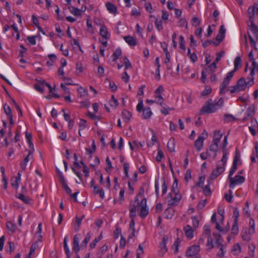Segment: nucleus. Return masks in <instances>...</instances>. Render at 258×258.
I'll use <instances>...</instances> for the list:
<instances>
[{"mask_svg": "<svg viewBox=\"0 0 258 258\" xmlns=\"http://www.w3.org/2000/svg\"><path fill=\"white\" fill-rule=\"evenodd\" d=\"M224 105L223 98H220L218 101L213 102L212 99L207 101L200 110L201 114H210L216 112Z\"/></svg>", "mask_w": 258, "mask_h": 258, "instance_id": "nucleus-1", "label": "nucleus"}, {"mask_svg": "<svg viewBox=\"0 0 258 258\" xmlns=\"http://www.w3.org/2000/svg\"><path fill=\"white\" fill-rule=\"evenodd\" d=\"M247 13L249 17V21L247 22V25L256 39H258V28L254 23V17L258 15V5L255 4L253 7H249L247 10Z\"/></svg>", "mask_w": 258, "mask_h": 258, "instance_id": "nucleus-2", "label": "nucleus"}, {"mask_svg": "<svg viewBox=\"0 0 258 258\" xmlns=\"http://www.w3.org/2000/svg\"><path fill=\"white\" fill-rule=\"evenodd\" d=\"M140 210V216L144 218L148 214V209L147 208V200L144 198L139 203V198L137 197L135 199V204L131 205L130 212H134Z\"/></svg>", "mask_w": 258, "mask_h": 258, "instance_id": "nucleus-3", "label": "nucleus"}, {"mask_svg": "<svg viewBox=\"0 0 258 258\" xmlns=\"http://www.w3.org/2000/svg\"><path fill=\"white\" fill-rule=\"evenodd\" d=\"M247 86H248L247 82L245 81V78L242 77L237 81L235 86L229 87L227 91H229L231 93L238 92L244 90Z\"/></svg>", "mask_w": 258, "mask_h": 258, "instance_id": "nucleus-4", "label": "nucleus"}, {"mask_svg": "<svg viewBox=\"0 0 258 258\" xmlns=\"http://www.w3.org/2000/svg\"><path fill=\"white\" fill-rule=\"evenodd\" d=\"M167 203L170 206H176L178 205L181 199L179 192H170L167 196Z\"/></svg>", "mask_w": 258, "mask_h": 258, "instance_id": "nucleus-5", "label": "nucleus"}, {"mask_svg": "<svg viewBox=\"0 0 258 258\" xmlns=\"http://www.w3.org/2000/svg\"><path fill=\"white\" fill-rule=\"evenodd\" d=\"M258 72V64L254 61H252L251 67L250 68V73L249 76L247 77V84L248 87L252 86L254 84V76L255 72Z\"/></svg>", "mask_w": 258, "mask_h": 258, "instance_id": "nucleus-6", "label": "nucleus"}, {"mask_svg": "<svg viewBox=\"0 0 258 258\" xmlns=\"http://www.w3.org/2000/svg\"><path fill=\"white\" fill-rule=\"evenodd\" d=\"M225 170V167L221 166L220 162H218L217 164V167L216 169H214L211 173L209 179L208 180L210 182V180H214L219 175L222 173Z\"/></svg>", "mask_w": 258, "mask_h": 258, "instance_id": "nucleus-7", "label": "nucleus"}, {"mask_svg": "<svg viewBox=\"0 0 258 258\" xmlns=\"http://www.w3.org/2000/svg\"><path fill=\"white\" fill-rule=\"evenodd\" d=\"M201 250L200 245L195 244L189 247L186 252V256L187 257H191L193 256H196L197 255H200L199 254Z\"/></svg>", "mask_w": 258, "mask_h": 258, "instance_id": "nucleus-8", "label": "nucleus"}, {"mask_svg": "<svg viewBox=\"0 0 258 258\" xmlns=\"http://www.w3.org/2000/svg\"><path fill=\"white\" fill-rule=\"evenodd\" d=\"M230 180L229 187L233 188L234 186L238 184H241L244 182L245 178L243 176L237 175L234 177H229Z\"/></svg>", "mask_w": 258, "mask_h": 258, "instance_id": "nucleus-9", "label": "nucleus"}, {"mask_svg": "<svg viewBox=\"0 0 258 258\" xmlns=\"http://www.w3.org/2000/svg\"><path fill=\"white\" fill-rule=\"evenodd\" d=\"M167 238L166 237H163L162 241L160 243L159 246L160 248L159 251V255L160 256H163L167 251L166 248V241Z\"/></svg>", "mask_w": 258, "mask_h": 258, "instance_id": "nucleus-10", "label": "nucleus"}, {"mask_svg": "<svg viewBox=\"0 0 258 258\" xmlns=\"http://www.w3.org/2000/svg\"><path fill=\"white\" fill-rule=\"evenodd\" d=\"M226 29L224 25H222L219 31V34L216 36V40L218 42L216 44V45H218L220 42H221L225 37V34L226 33Z\"/></svg>", "mask_w": 258, "mask_h": 258, "instance_id": "nucleus-11", "label": "nucleus"}, {"mask_svg": "<svg viewBox=\"0 0 258 258\" xmlns=\"http://www.w3.org/2000/svg\"><path fill=\"white\" fill-rule=\"evenodd\" d=\"M79 234H76L74 236L73 238V249L75 251L76 253H78L80 250L79 247Z\"/></svg>", "mask_w": 258, "mask_h": 258, "instance_id": "nucleus-12", "label": "nucleus"}, {"mask_svg": "<svg viewBox=\"0 0 258 258\" xmlns=\"http://www.w3.org/2000/svg\"><path fill=\"white\" fill-rule=\"evenodd\" d=\"M204 140L205 138L202 136H199L198 139L196 140L195 146L198 151H200L202 149Z\"/></svg>", "mask_w": 258, "mask_h": 258, "instance_id": "nucleus-13", "label": "nucleus"}, {"mask_svg": "<svg viewBox=\"0 0 258 258\" xmlns=\"http://www.w3.org/2000/svg\"><path fill=\"white\" fill-rule=\"evenodd\" d=\"M183 230L186 236L188 239L192 238L194 237V230L190 226L186 225L184 227Z\"/></svg>", "mask_w": 258, "mask_h": 258, "instance_id": "nucleus-14", "label": "nucleus"}, {"mask_svg": "<svg viewBox=\"0 0 258 258\" xmlns=\"http://www.w3.org/2000/svg\"><path fill=\"white\" fill-rule=\"evenodd\" d=\"M222 137L223 134L221 133L220 131H215L212 142L219 144Z\"/></svg>", "mask_w": 258, "mask_h": 258, "instance_id": "nucleus-15", "label": "nucleus"}, {"mask_svg": "<svg viewBox=\"0 0 258 258\" xmlns=\"http://www.w3.org/2000/svg\"><path fill=\"white\" fill-rule=\"evenodd\" d=\"M106 7L107 10L113 14H116L117 13V8L113 4L111 3H107L105 5Z\"/></svg>", "mask_w": 258, "mask_h": 258, "instance_id": "nucleus-16", "label": "nucleus"}, {"mask_svg": "<svg viewBox=\"0 0 258 258\" xmlns=\"http://www.w3.org/2000/svg\"><path fill=\"white\" fill-rule=\"evenodd\" d=\"M142 111V118L144 119L150 118L151 115H152V112L150 107H147L144 108V109Z\"/></svg>", "mask_w": 258, "mask_h": 258, "instance_id": "nucleus-17", "label": "nucleus"}, {"mask_svg": "<svg viewBox=\"0 0 258 258\" xmlns=\"http://www.w3.org/2000/svg\"><path fill=\"white\" fill-rule=\"evenodd\" d=\"M124 39L125 42L130 46H135L137 45V41L136 39L130 36H125Z\"/></svg>", "mask_w": 258, "mask_h": 258, "instance_id": "nucleus-18", "label": "nucleus"}, {"mask_svg": "<svg viewBox=\"0 0 258 258\" xmlns=\"http://www.w3.org/2000/svg\"><path fill=\"white\" fill-rule=\"evenodd\" d=\"M100 34L104 39L107 40L109 38L108 31L106 26H102L101 27L100 29Z\"/></svg>", "mask_w": 258, "mask_h": 258, "instance_id": "nucleus-19", "label": "nucleus"}, {"mask_svg": "<svg viewBox=\"0 0 258 258\" xmlns=\"http://www.w3.org/2000/svg\"><path fill=\"white\" fill-rule=\"evenodd\" d=\"M237 162H238V159L236 158V157H235L234 160H233L232 166L231 168L230 169V172H229V176H228V178L231 177L232 175L235 173V172L237 170Z\"/></svg>", "mask_w": 258, "mask_h": 258, "instance_id": "nucleus-20", "label": "nucleus"}, {"mask_svg": "<svg viewBox=\"0 0 258 258\" xmlns=\"http://www.w3.org/2000/svg\"><path fill=\"white\" fill-rule=\"evenodd\" d=\"M216 62H213L212 64L209 65L207 69L205 70L208 73L213 74L214 73L217 69Z\"/></svg>", "mask_w": 258, "mask_h": 258, "instance_id": "nucleus-21", "label": "nucleus"}, {"mask_svg": "<svg viewBox=\"0 0 258 258\" xmlns=\"http://www.w3.org/2000/svg\"><path fill=\"white\" fill-rule=\"evenodd\" d=\"M230 81L224 79L223 81L221 83L220 87V93L223 94L225 93V89L229 84Z\"/></svg>", "mask_w": 258, "mask_h": 258, "instance_id": "nucleus-22", "label": "nucleus"}, {"mask_svg": "<svg viewBox=\"0 0 258 258\" xmlns=\"http://www.w3.org/2000/svg\"><path fill=\"white\" fill-rule=\"evenodd\" d=\"M32 153L31 151L29 152L28 155L23 159V160L20 163V167L22 170H25L27 163L29 160V156Z\"/></svg>", "mask_w": 258, "mask_h": 258, "instance_id": "nucleus-23", "label": "nucleus"}, {"mask_svg": "<svg viewBox=\"0 0 258 258\" xmlns=\"http://www.w3.org/2000/svg\"><path fill=\"white\" fill-rule=\"evenodd\" d=\"M160 105H161L162 107V109H161V112L164 114L167 115L169 114V110H171L169 107H168L166 104H165L163 101L160 102Z\"/></svg>", "mask_w": 258, "mask_h": 258, "instance_id": "nucleus-24", "label": "nucleus"}, {"mask_svg": "<svg viewBox=\"0 0 258 258\" xmlns=\"http://www.w3.org/2000/svg\"><path fill=\"white\" fill-rule=\"evenodd\" d=\"M130 230L131 231V233L128 237V239H131L135 236V221L134 219H132L130 222Z\"/></svg>", "mask_w": 258, "mask_h": 258, "instance_id": "nucleus-25", "label": "nucleus"}, {"mask_svg": "<svg viewBox=\"0 0 258 258\" xmlns=\"http://www.w3.org/2000/svg\"><path fill=\"white\" fill-rule=\"evenodd\" d=\"M219 144L213 143L210 147V151L214 153L213 158L215 159L217 156V152L218 150Z\"/></svg>", "mask_w": 258, "mask_h": 258, "instance_id": "nucleus-26", "label": "nucleus"}, {"mask_svg": "<svg viewBox=\"0 0 258 258\" xmlns=\"http://www.w3.org/2000/svg\"><path fill=\"white\" fill-rule=\"evenodd\" d=\"M229 154L228 150L223 151V157L220 161L218 162H220L221 166H225V165L227 160V155Z\"/></svg>", "mask_w": 258, "mask_h": 258, "instance_id": "nucleus-27", "label": "nucleus"}, {"mask_svg": "<svg viewBox=\"0 0 258 258\" xmlns=\"http://www.w3.org/2000/svg\"><path fill=\"white\" fill-rule=\"evenodd\" d=\"M122 118L125 122H128L132 116V114L130 112L126 110H124L122 112Z\"/></svg>", "mask_w": 258, "mask_h": 258, "instance_id": "nucleus-28", "label": "nucleus"}, {"mask_svg": "<svg viewBox=\"0 0 258 258\" xmlns=\"http://www.w3.org/2000/svg\"><path fill=\"white\" fill-rule=\"evenodd\" d=\"M167 148L170 152L175 150V141L174 139H170L167 143Z\"/></svg>", "mask_w": 258, "mask_h": 258, "instance_id": "nucleus-29", "label": "nucleus"}, {"mask_svg": "<svg viewBox=\"0 0 258 258\" xmlns=\"http://www.w3.org/2000/svg\"><path fill=\"white\" fill-rule=\"evenodd\" d=\"M122 54L121 50L120 48H117L112 55L113 57V61H116L119 56Z\"/></svg>", "mask_w": 258, "mask_h": 258, "instance_id": "nucleus-30", "label": "nucleus"}, {"mask_svg": "<svg viewBox=\"0 0 258 258\" xmlns=\"http://www.w3.org/2000/svg\"><path fill=\"white\" fill-rule=\"evenodd\" d=\"M17 197L25 204H29L31 201L29 198L25 197L23 194H19Z\"/></svg>", "mask_w": 258, "mask_h": 258, "instance_id": "nucleus-31", "label": "nucleus"}, {"mask_svg": "<svg viewBox=\"0 0 258 258\" xmlns=\"http://www.w3.org/2000/svg\"><path fill=\"white\" fill-rule=\"evenodd\" d=\"M163 50L164 52H165V59L164 60V62L166 64H168L170 60V55L169 54V52L167 50V45H166V47L163 48Z\"/></svg>", "mask_w": 258, "mask_h": 258, "instance_id": "nucleus-32", "label": "nucleus"}, {"mask_svg": "<svg viewBox=\"0 0 258 258\" xmlns=\"http://www.w3.org/2000/svg\"><path fill=\"white\" fill-rule=\"evenodd\" d=\"M249 233L250 234H252L255 232V228H254V220L252 219H250L249 222Z\"/></svg>", "mask_w": 258, "mask_h": 258, "instance_id": "nucleus-33", "label": "nucleus"}, {"mask_svg": "<svg viewBox=\"0 0 258 258\" xmlns=\"http://www.w3.org/2000/svg\"><path fill=\"white\" fill-rule=\"evenodd\" d=\"M165 217L167 219H171L174 215V211L170 209H167L164 212Z\"/></svg>", "mask_w": 258, "mask_h": 258, "instance_id": "nucleus-34", "label": "nucleus"}, {"mask_svg": "<svg viewBox=\"0 0 258 258\" xmlns=\"http://www.w3.org/2000/svg\"><path fill=\"white\" fill-rule=\"evenodd\" d=\"M241 63V59L239 56H237L235 58L234 60V71L235 72L238 70V68L240 66Z\"/></svg>", "mask_w": 258, "mask_h": 258, "instance_id": "nucleus-35", "label": "nucleus"}, {"mask_svg": "<svg viewBox=\"0 0 258 258\" xmlns=\"http://www.w3.org/2000/svg\"><path fill=\"white\" fill-rule=\"evenodd\" d=\"M91 238V234L90 233H88L86 235V237L85 238V239H84V240L82 242L81 244V246L82 247H86L88 241L90 240Z\"/></svg>", "mask_w": 258, "mask_h": 258, "instance_id": "nucleus-36", "label": "nucleus"}, {"mask_svg": "<svg viewBox=\"0 0 258 258\" xmlns=\"http://www.w3.org/2000/svg\"><path fill=\"white\" fill-rule=\"evenodd\" d=\"M204 233L202 234L203 236L206 238L210 235V227L209 225H205L204 227Z\"/></svg>", "mask_w": 258, "mask_h": 258, "instance_id": "nucleus-37", "label": "nucleus"}, {"mask_svg": "<svg viewBox=\"0 0 258 258\" xmlns=\"http://www.w3.org/2000/svg\"><path fill=\"white\" fill-rule=\"evenodd\" d=\"M231 230L232 233L233 234L236 235L238 234L239 232L238 222H236V221H233Z\"/></svg>", "mask_w": 258, "mask_h": 258, "instance_id": "nucleus-38", "label": "nucleus"}, {"mask_svg": "<svg viewBox=\"0 0 258 258\" xmlns=\"http://www.w3.org/2000/svg\"><path fill=\"white\" fill-rule=\"evenodd\" d=\"M219 248V250L217 252V256L219 258H223L224 257L225 252V247L224 246H220V247Z\"/></svg>", "mask_w": 258, "mask_h": 258, "instance_id": "nucleus-39", "label": "nucleus"}, {"mask_svg": "<svg viewBox=\"0 0 258 258\" xmlns=\"http://www.w3.org/2000/svg\"><path fill=\"white\" fill-rule=\"evenodd\" d=\"M4 110L5 114L7 115V117L12 115L11 107L7 104H5L4 105Z\"/></svg>", "mask_w": 258, "mask_h": 258, "instance_id": "nucleus-40", "label": "nucleus"}, {"mask_svg": "<svg viewBox=\"0 0 258 258\" xmlns=\"http://www.w3.org/2000/svg\"><path fill=\"white\" fill-rule=\"evenodd\" d=\"M118 104L117 100L114 98L113 95H112L109 101L110 105L112 107L115 108L118 105Z\"/></svg>", "mask_w": 258, "mask_h": 258, "instance_id": "nucleus-41", "label": "nucleus"}, {"mask_svg": "<svg viewBox=\"0 0 258 258\" xmlns=\"http://www.w3.org/2000/svg\"><path fill=\"white\" fill-rule=\"evenodd\" d=\"M179 47L181 49L183 50H185L186 47L185 46L184 38L182 35H180L179 37Z\"/></svg>", "mask_w": 258, "mask_h": 258, "instance_id": "nucleus-42", "label": "nucleus"}, {"mask_svg": "<svg viewBox=\"0 0 258 258\" xmlns=\"http://www.w3.org/2000/svg\"><path fill=\"white\" fill-rule=\"evenodd\" d=\"M155 25L159 31H161L163 29L161 20H158V19H156L155 22Z\"/></svg>", "mask_w": 258, "mask_h": 258, "instance_id": "nucleus-43", "label": "nucleus"}, {"mask_svg": "<svg viewBox=\"0 0 258 258\" xmlns=\"http://www.w3.org/2000/svg\"><path fill=\"white\" fill-rule=\"evenodd\" d=\"M7 227L9 230L14 232L16 230V226L12 222L9 221L7 222Z\"/></svg>", "mask_w": 258, "mask_h": 258, "instance_id": "nucleus-44", "label": "nucleus"}, {"mask_svg": "<svg viewBox=\"0 0 258 258\" xmlns=\"http://www.w3.org/2000/svg\"><path fill=\"white\" fill-rule=\"evenodd\" d=\"M206 239H207V246H208L210 249H212L214 247V244L211 236H207Z\"/></svg>", "mask_w": 258, "mask_h": 258, "instance_id": "nucleus-45", "label": "nucleus"}, {"mask_svg": "<svg viewBox=\"0 0 258 258\" xmlns=\"http://www.w3.org/2000/svg\"><path fill=\"white\" fill-rule=\"evenodd\" d=\"M123 170L125 176L128 177V170L130 167V164L128 162H124L123 164Z\"/></svg>", "mask_w": 258, "mask_h": 258, "instance_id": "nucleus-46", "label": "nucleus"}, {"mask_svg": "<svg viewBox=\"0 0 258 258\" xmlns=\"http://www.w3.org/2000/svg\"><path fill=\"white\" fill-rule=\"evenodd\" d=\"M26 138L30 147H33V143L31 141L32 135L28 132H26Z\"/></svg>", "mask_w": 258, "mask_h": 258, "instance_id": "nucleus-47", "label": "nucleus"}, {"mask_svg": "<svg viewBox=\"0 0 258 258\" xmlns=\"http://www.w3.org/2000/svg\"><path fill=\"white\" fill-rule=\"evenodd\" d=\"M20 182V181H18L17 180V178H15V177H13L11 179V185L12 186L15 188H18L19 187V183Z\"/></svg>", "mask_w": 258, "mask_h": 258, "instance_id": "nucleus-48", "label": "nucleus"}, {"mask_svg": "<svg viewBox=\"0 0 258 258\" xmlns=\"http://www.w3.org/2000/svg\"><path fill=\"white\" fill-rule=\"evenodd\" d=\"M78 91L81 96H84L87 95L88 94L87 90L82 87L80 86V87H79L78 89Z\"/></svg>", "mask_w": 258, "mask_h": 258, "instance_id": "nucleus-49", "label": "nucleus"}, {"mask_svg": "<svg viewBox=\"0 0 258 258\" xmlns=\"http://www.w3.org/2000/svg\"><path fill=\"white\" fill-rule=\"evenodd\" d=\"M224 119L225 122H230L235 119V117L231 114H226L224 115Z\"/></svg>", "mask_w": 258, "mask_h": 258, "instance_id": "nucleus-50", "label": "nucleus"}, {"mask_svg": "<svg viewBox=\"0 0 258 258\" xmlns=\"http://www.w3.org/2000/svg\"><path fill=\"white\" fill-rule=\"evenodd\" d=\"M85 215H83L80 218L76 216V222L78 224L77 228H76V231H78L79 230V227L81 223L82 220L84 218Z\"/></svg>", "mask_w": 258, "mask_h": 258, "instance_id": "nucleus-51", "label": "nucleus"}, {"mask_svg": "<svg viewBox=\"0 0 258 258\" xmlns=\"http://www.w3.org/2000/svg\"><path fill=\"white\" fill-rule=\"evenodd\" d=\"M163 156H164L163 152H162L161 149H160L159 148H158V154H157V156L156 157V160L158 162L161 161L162 159L163 158Z\"/></svg>", "mask_w": 258, "mask_h": 258, "instance_id": "nucleus-52", "label": "nucleus"}, {"mask_svg": "<svg viewBox=\"0 0 258 258\" xmlns=\"http://www.w3.org/2000/svg\"><path fill=\"white\" fill-rule=\"evenodd\" d=\"M86 152L88 154L90 155L91 157L92 154L96 150V145L95 144L94 141H93L92 144V148L91 149H89L86 148Z\"/></svg>", "mask_w": 258, "mask_h": 258, "instance_id": "nucleus-53", "label": "nucleus"}, {"mask_svg": "<svg viewBox=\"0 0 258 258\" xmlns=\"http://www.w3.org/2000/svg\"><path fill=\"white\" fill-rule=\"evenodd\" d=\"M86 120L83 119H81L80 120V122L79 123V126L80 127V131L84 130L86 127Z\"/></svg>", "mask_w": 258, "mask_h": 258, "instance_id": "nucleus-54", "label": "nucleus"}, {"mask_svg": "<svg viewBox=\"0 0 258 258\" xmlns=\"http://www.w3.org/2000/svg\"><path fill=\"white\" fill-rule=\"evenodd\" d=\"M171 192H179L178 189V183L177 180H175L173 183Z\"/></svg>", "mask_w": 258, "mask_h": 258, "instance_id": "nucleus-55", "label": "nucleus"}, {"mask_svg": "<svg viewBox=\"0 0 258 258\" xmlns=\"http://www.w3.org/2000/svg\"><path fill=\"white\" fill-rule=\"evenodd\" d=\"M204 194L206 196H208L211 194V191L210 188V184L209 183L208 185H206L205 187L204 190Z\"/></svg>", "mask_w": 258, "mask_h": 258, "instance_id": "nucleus-56", "label": "nucleus"}, {"mask_svg": "<svg viewBox=\"0 0 258 258\" xmlns=\"http://www.w3.org/2000/svg\"><path fill=\"white\" fill-rule=\"evenodd\" d=\"M123 61L124 63L125 70H127L128 68H132V64L126 57H124L123 58Z\"/></svg>", "mask_w": 258, "mask_h": 258, "instance_id": "nucleus-57", "label": "nucleus"}, {"mask_svg": "<svg viewBox=\"0 0 258 258\" xmlns=\"http://www.w3.org/2000/svg\"><path fill=\"white\" fill-rule=\"evenodd\" d=\"M179 242L176 240L172 246V248L174 251V253H177L178 251V246Z\"/></svg>", "mask_w": 258, "mask_h": 258, "instance_id": "nucleus-58", "label": "nucleus"}, {"mask_svg": "<svg viewBox=\"0 0 258 258\" xmlns=\"http://www.w3.org/2000/svg\"><path fill=\"white\" fill-rule=\"evenodd\" d=\"M144 105H143V101L142 100H140L137 106V110L139 112H142L143 110H144Z\"/></svg>", "mask_w": 258, "mask_h": 258, "instance_id": "nucleus-59", "label": "nucleus"}, {"mask_svg": "<svg viewBox=\"0 0 258 258\" xmlns=\"http://www.w3.org/2000/svg\"><path fill=\"white\" fill-rule=\"evenodd\" d=\"M71 13L75 16H81V13L80 10L79 9L75 8V7H73V8L71 10Z\"/></svg>", "mask_w": 258, "mask_h": 258, "instance_id": "nucleus-60", "label": "nucleus"}, {"mask_svg": "<svg viewBox=\"0 0 258 258\" xmlns=\"http://www.w3.org/2000/svg\"><path fill=\"white\" fill-rule=\"evenodd\" d=\"M229 192L230 194L229 195L228 194H225L224 197L226 200L227 202H228L229 203H231L232 202V199L233 198V197L232 196V190H229Z\"/></svg>", "mask_w": 258, "mask_h": 258, "instance_id": "nucleus-61", "label": "nucleus"}, {"mask_svg": "<svg viewBox=\"0 0 258 258\" xmlns=\"http://www.w3.org/2000/svg\"><path fill=\"white\" fill-rule=\"evenodd\" d=\"M191 23L194 26L197 27L200 25V21L197 17H194L191 20Z\"/></svg>", "mask_w": 258, "mask_h": 258, "instance_id": "nucleus-62", "label": "nucleus"}, {"mask_svg": "<svg viewBox=\"0 0 258 258\" xmlns=\"http://www.w3.org/2000/svg\"><path fill=\"white\" fill-rule=\"evenodd\" d=\"M211 88L209 86H207L205 87L204 90L202 92L201 94L202 96H204L208 94H209L211 92Z\"/></svg>", "mask_w": 258, "mask_h": 258, "instance_id": "nucleus-63", "label": "nucleus"}, {"mask_svg": "<svg viewBox=\"0 0 258 258\" xmlns=\"http://www.w3.org/2000/svg\"><path fill=\"white\" fill-rule=\"evenodd\" d=\"M235 71L232 70L227 74L226 78L224 79L227 81H230L231 79L233 77Z\"/></svg>", "mask_w": 258, "mask_h": 258, "instance_id": "nucleus-64", "label": "nucleus"}]
</instances>
